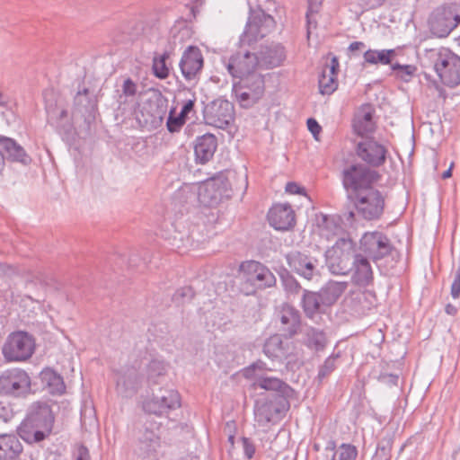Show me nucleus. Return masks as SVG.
Returning a JSON list of instances; mask_svg holds the SVG:
<instances>
[{
    "instance_id": "1",
    "label": "nucleus",
    "mask_w": 460,
    "mask_h": 460,
    "mask_svg": "<svg viewBox=\"0 0 460 460\" xmlns=\"http://www.w3.org/2000/svg\"><path fill=\"white\" fill-rule=\"evenodd\" d=\"M55 415L51 407L44 402H33L17 428L19 437L27 444H39L53 431Z\"/></svg>"
},
{
    "instance_id": "2",
    "label": "nucleus",
    "mask_w": 460,
    "mask_h": 460,
    "mask_svg": "<svg viewBox=\"0 0 460 460\" xmlns=\"http://www.w3.org/2000/svg\"><path fill=\"white\" fill-rule=\"evenodd\" d=\"M460 24V3L445 2L434 8L428 18V27L437 38H447Z\"/></svg>"
},
{
    "instance_id": "3",
    "label": "nucleus",
    "mask_w": 460,
    "mask_h": 460,
    "mask_svg": "<svg viewBox=\"0 0 460 460\" xmlns=\"http://www.w3.org/2000/svg\"><path fill=\"white\" fill-rule=\"evenodd\" d=\"M428 57L442 84L455 87L460 84V57L449 49L428 51Z\"/></svg>"
},
{
    "instance_id": "4",
    "label": "nucleus",
    "mask_w": 460,
    "mask_h": 460,
    "mask_svg": "<svg viewBox=\"0 0 460 460\" xmlns=\"http://www.w3.org/2000/svg\"><path fill=\"white\" fill-rule=\"evenodd\" d=\"M342 185L348 193V199L373 189L381 175L378 172L361 164H351L342 171Z\"/></svg>"
},
{
    "instance_id": "5",
    "label": "nucleus",
    "mask_w": 460,
    "mask_h": 460,
    "mask_svg": "<svg viewBox=\"0 0 460 460\" xmlns=\"http://www.w3.org/2000/svg\"><path fill=\"white\" fill-rule=\"evenodd\" d=\"M352 240L341 237L324 252L326 266L334 275H346L352 270L355 258Z\"/></svg>"
},
{
    "instance_id": "6",
    "label": "nucleus",
    "mask_w": 460,
    "mask_h": 460,
    "mask_svg": "<svg viewBox=\"0 0 460 460\" xmlns=\"http://www.w3.org/2000/svg\"><path fill=\"white\" fill-rule=\"evenodd\" d=\"M232 92L242 107L250 108L264 95V76L260 73L254 72L234 81Z\"/></svg>"
},
{
    "instance_id": "7",
    "label": "nucleus",
    "mask_w": 460,
    "mask_h": 460,
    "mask_svg": "<svg viewBox=\"0 0 460 460\" xmlns=\"http://www.w3.org/2000/svg\"><path fill=\"white\" fill-rule=\"evenodd\" d=\"M274 19L267 14L260 5H250V12L245 29L240 36V46H251L264 38L269 30L273 27Z\"/></svg>"
},
{
    "instance_id": "8",
    "label": "nucleus",
    "mask_w": 460,
    "mask_h": 460,
    "mask_svg": "<svg viewBox=\"0 0 460 460\" xmlns=\"http://www.w3.org/2000/svg\"><path fill=\"white\" fill-rule=\"evenodd\" d=\"M243 272V290L246 295H252L257 289H265L276 285V277L262 263L249 261L241 265Z\"/></svg>"
},
{
    "instance_id": "9",
    "label": "nucleus",
    "mask_w": 460,
    "mask_h": 460,
    "mask_svg": "<svg viewBox=\"0 0 460 460\" xmlns=\"http://www.w3.org/2000/svg\"><path fill=\"white\" fill-rule=\"evenodd\" d=\"M34 349L33 336L27 332L17 331L8 335L2 353L6 361H25L32 356Z\"/></svg>"
},
{
    "instance_id": "10",
    "label": "nucleus",
    "mask_w": 460,
    "mask_h": 460,
    "mask_svg": "<svg viewBox=\"0 0 460 460\" xmlns=\"http://www.w3.org/2000/svg\"><path fill=\"white\" fill-rule=\"evenodd\" d=\"M233 189L228 177L219 173L208 180L199 191V201L208 207H214L224 199L231 198Z\"/></svg>"
},
{
    "instance_id": "11",
    "label": "nucleus",
    "mask_w": 460,
    "mask_h": 460,
    "mask_svg": "<svg viewBox=\"0 0 460 460\" xmlns=\"http://www.w3.org/2000/svg\"><path fill=\"white\" fill-rule=\"evenodd\" d=\"M350 200L354 203L358 214L366 220L379 219L384 213L385 199L382 192L376 188L370 189L363 194H358Z\"/></svg>"
},
{
    "instance_id": "12",
    "label": "nucleus",
    "mask_w": 460,
    "mask_h": 460,
    "mask_svg": "<svg viewBox=\"0 0 460 460\" xmlns=\"http://www.w3.org/2000/svg\"><path fill=\"white\" fill-rule=\"evenodd\" d=\"M234 107L225 99H216L203 109V119L207 125L225 129L234 120Z\"/></svg>"
},
{
    "instance_id": "13",
    "label": "nucleus",
    "mask_w": 460,
    "mask_h": 460,
    "mask_svg": "<svg viewBox=\"0 0 460 460\" xmlns=\"http://www.w3.org/2000/svg\"><path fill=\"white\" fill-rule=\"evenodd\" d=\"M359 248L369 259L380 261L395 252L390 239L382 232H367L359 241Z\"/></svg>"
},
{
    "instance_id": "14",
    "label": "nucleus",
    "mask_w": 460,
    "mask_h": 460,
    "mask_svg": "<svg viewBox=\"0 0 460 460\" xmlns=\"http://www.w3.org/2000/svg\"><path fill=\"white\" fill-rule=\"evenodd\" d=\"M289 403L283 396H273L272 399L257 400L254 405V419L261 427L275 422L280 413L287 411Z\"/></svg>"
},
{
    "instance_id": "15",
    "label": "nucleus",
    "mask_w": 460,
    "mask_h": 460,
    "mask_svg": "<svg viewBox=\"0 0 460 460\" xmlns=\"http://www.w3.org/2000/svg\"><path fill=\"white\" fill-rule=\"evenodd\" d=\"M228 74L236 81L242 77L256 72L259 66V58L256 53L249 50H238L227 59H224Z\"/></svg>"
},
{
    "instance_id": "16",
    "label": "nucleus",
    "mask_w": 460,
    "mask_h": 460,
    "mask_svg": "<svg viewBox=\"0 0 460 460\" xmlns=\"http://www.w3.org/2000/svg\"><path fill=\"white\" fill-rule=\"evenodd\" d=\"M181 398L176 390L161 389L158 394H154L143 403V409L148 414L164 416L170 411L180 408Z\"/></svg>"
},
{
    "instance_id": "17",
    "label": "nucleus",
    "mask_w": 460,
    "mask_h": 460,
    "mask_svg": "<svg viewBox=\"0 0 460 460\" xmlns=\"http://www.w3.org/2000/svg\"><path fill=\"white\" fill-rule=\"evenodd\" d=\"M289 268L305 279L311 280L319 275L318 260L299 251H292L286 255Z\"/></svg>"
},
{
    "instance_id": "18",
    "label": "nucleus",
    "mask_w": 460,
    "mask_h": 460,
    "mask_svg": "<svg viewBox=\"0 0 460 460\" xmlns=\"http://www.w3.org/2000/svg\"><path fill=\"white\" fill-rule=\"evenodd\" d=\"M30 384L28 374L20 368L7 369L0 375V392L4 394H19Z\"/></svg>"
},
{
    "instance_id": "19",
    "label": "nucleus",
    "mask_w": 460,
    "mask_h": 460,
    "mask_svg": "<svg viewBox=\"0 0 460 460\" xmlns=\"http://www.w3.org/2000/svg\"><path fill=\"white\" fill-rule=\"evenodd\" d=\"M159 427L156 423L146 420L138 436L139 449L143 457L147 460H154L156 457L157 449L160 447Z\"/></svg>"
},
{
    "instance_id": "20",
    "label": "nucleus",
    "mask_w": 460,
    "mask_h": 460,
    "mask_svg": "<svg viewBox=\"0 0 460 460\" xmlns=\"http://www.w3.org/2000/svg\"><path fill=\"white\" fill-rule=\"evenodd\" d=\"M387 149L374 138H367L357 146V155L372 167H380L386 161Z\"/></svg>"
},
{
    "instance_id": "21",
    "label": "nucleus",
    "mask_w": 460,
    "mask_h": 460,
    "mask_svg": "<svg viewBox=\"0 0 460 460\" xmlns=\"http://www.w3.org/2000/svg\"><path fill=\"white\" fill-rule=\"evenodd\" d=\"M204 64L201 50L196 46H189L182 53L180 60V68L187 81L195 80L200 73Z\"/></svg>"
},
{
    "instance_id": "22",
    "label": "nucleus",
    "mask_w": 460,
    "mask_h": 460,
    "mask_svg": "<svg viewBox=\"0 0 460 460\" xmlns=\"http://www.w3.org/2000/svg\"><path fill=\"white\" fill-rule=\"evenodd\" d=\"M268 221L276 230H290L296 225L295 211L289 204L274 205L268 213Z\"/></svg>"
},
{
    "instance_id": "23",
    "label": "nucleus",
    "mask_w": 460,
    "mask_h": 460,
    "mask_svg": "<svg viewBox=\"0 0 460 460\" xmlns=\"http://www.w3.org/2000/svg\"><path fill=\"white\" fill-rule=\"evenodd\" d=\"M280 331L284 335L291 338L298 332L301 326V315L299 311L289 304H283L279 312Z\"/></svg>"
},
{
    "instance_id": "24",
    "label": "nucleus",
    "mask_w": 460,
    "mask_h": 460,
    "mask_svg": "<svg viewBox=\"0 0 460 460\" xmlns=\"http://www.w3.org/2000/svg\"><path fill=\"white\" fill-rule=\"evenodd\" d=\"M141 383V377L134 367L127 368L118 375L116 391L122 397H132L137 394Z\"/></svg>"
},
{
    "instance_id": "25",
    "label": "nucleus",
    "mask_w": 460,
    "mask_h": 460,
    "mask_svg": "<svg viewBox=\"0 0 460 460\" xmlns=\"http://www.w3.org/2000/svg\"><path fill=\"white\" fill-rule=\"evenodd\" d=\"M217 148V139L215 135L206 133L196 138L194 144L195 161L205 164L210 161Z\"/></svg>"
},
{
    "instance_id": "26",
    "label": "nucleus",
    "mask_w": 460,
    "mask_h": 460,
    "mask_svg": "<svg viewBox=\"0 0 460 460\" xmlns=\"http://www.w3.org/2000/svg\"><path fill=\"white\" fill-rule=\"evenodd\" d=\"M284 47L280 44H271L262 47L259 52V66L264 68H273L282 64L285 59Z\"/></svg>"
},
{
    "instance_id": "27",
    "label": "nucleus",
    "mask_w": 460,
    "mask_h": 460,
    "mask_svg": "<svg viewBox=\"0 0 460 460\" xmlns=\"http://www.w3.org/2000/svg\"><path fill=\"white\" fill-rule=\"evenodd\" d=\"M252 385L254 388L274 391L277 393L274 396H283L285 399L293 393V389L288 384L277 377L260 376L255 378Z\"/></svg>"
},
{
    "instance_id": "28",
    "label": "nucleus",
    "mask_w": 460,
    "mask_h": 460,
    "mask_svg": "<svg viewBox=\"0 0 460 460\" xmlns=\"http://www.w3.org/2000/svg\"><path fill=\"white\" fill-rule=\"evenodd\" d=\"M352 263L354 283L362 287L369 285L373 280V271L368 259L362 254H356Z\"/></svg>"
},
{
    "instance_id": "29",
    "label": "nucleus",
    "mask_w": 460,
    "mask_h": 460,
    "mask_svg": "<svg viewBox=\"0 0 460 460\" xmlns=\"http://www.w3.org/2000/svg\"><path fill=\"white\" fill-rule=\"evenodd\" d=\"M23 447L14 435L0 434V460H17Z\"/></svg>"
},
{
    "instance_id": "30",
    "label": "nucleus",
    "mask_w": 460,
    "mask_h": 460,
    "mask_svg": "<svg viewBox=\"0 0 460 460\" xmlns=\"http://www.w3.org/2000/svg\"><path fill=\"white\" fill-rule=\"evenodd\" d=\"M0 146L6 152L9 161L21 163L24 165L31 163V158L30 155L14 139L0 136Z\"/></svg>"
},
{
    "instance_id": "31",
    "label": "nucleus",
    "mask_w": 460,
    "mask_h": 460,
    "mask_svg": "<svg viewBox=\"0 0 460 460\" xmlns=\"http://www.w3.org/2000/svg\"><path fill=\"white\" fill-rule=\"evenodd\" d=\"M348 283L345 281L329 280L319 290L323 306L329 307L334 305L341 296L346 291Z\"/></svg>"
},
{
    "instance_id": "32",
    "label": "nucleus",
    "mask_w": 460,
    "mask_h": 460,
    "mask_svg": "<svg viewBox=\"0 0 460 460\" xmlns=\"http://www.w3.org/2000/svg\"><path fill=\"white\" fill-rule=\"evenodd\" d=\"M373 114L374 110L370 104L362 106L361 111L357 114L353 121V128L358 136H364L374 131Z\"/></svg>"
},
{
    "instance_id": "33",
    "label": "nucleus",
    "mask_w": 460,
    "mask_h": 460,
    "mask_svg": "<svg viewBox=\"0 0 460 460\" xmlns=\"http://www.w3.org/2000/svg\"><path fill=\"white\" fill-rule=\"evenodd\" d=\"M301 307L307 318L313 319L314 315L323 311V299L320 297V293L310 291L307 289L303 290L301 299Z\"/></svg>"
},
{
    "instance_id": "34",
    "label": "nucleus",
    "mask_w": 460,
    "mask_h": 460,
    "mask_svg": "<svg viewBox=\"0 0 460 460\" xmlns=\"http://www.w3.org/2000/svg\"><path fill=\"white\" fill-rule=\"evenodd\" d=\"M40 377L44 387L51 394H62L66 390L63 377L51 368L43 369Z\"/></svg>"
},
{
    "instance_id": "35",
    "label": "nucleus",
    "mask_w": 460,
    "mask_h": 460,
    "mask_svg": "<svg viewBox=\"0 0 460 460\" xmlns=\"http://www.w3.org/2000/svg\"><path fill=\"white\" fill-rule=\"evenodd\" d=\"M263 353L272 361H282L286 358V350L279 335L275 334L266 340Z\"/></svg>"
},
{
    "instance_id": "36",
    "label": "nucleus",
    "mask_w": 460,
    "mask_h": 460,
    "mask_svg": "<svg viewBox=\"0 0 460 460\" xmlns=\"http://www.w3.org/2000/svg\"><path fill=\"white\" fill-rule=\"evenodd\" d=\"M318 227L320 235L328 241L339 235L343 230L340 218L327 215L323 216Z\"/></svg>"
},
{
    "instance_id": "37",
    "label": "nucleus",
    "mask_w": 460,
    "mask_h": 460,
    "mask_svg": "<svg viewBox=\"0 0 460 460\" xmlns=\"http://www.w3.org/2000/svg\"><path fill=\"white\" fill-rule=\"evenodd\" d=\"M305 344L307 348L316 351L323 350L327 344V338L323 331L309 327L305 332Z\"/></svg>"
},
{
    "instance_id": "38",
    "label": "nucleus",
    "mask_w": 460,
    "mask_h": 460,
    "mask_svg": "<svg viewBox=\"0 0 460 460\" xmlns=\"http://www.w3.org/2000/svg\"><path fill=\"white\" fill-rule=\"evenodd\" d=\"M394 55V49H368L364 53V61L371 65H388L392 63V58Z\"/></svg>"
},
{
    "instance_id": "39",
    "label": "nucleus",
    "mask_w": 460,
    "mask_h": 460,
    "mask_svg": "<svg viewBox=\"0 0 460 460\" xmlns=\"http://www.w3.org/2000/svg\"><path fill=\"white\" fill-rule=\"evenodd\" d=\"M74 103L78 111L91 113L96 107V99L94 96H90L87 88H84L75 96Z\"/></svg>"
},
{
    "instance_id": "40",
    "label": "nucleus",
    "mask_w": 460,
    "mask_h": 460,
    "mask_svg": "<svg viewBox=\"0 0 460 460\" xmlns=\"http://www.w3.org/2000/svg\"><path fill=\"white\" fill-rule=\"evenodd\" d=\"M166 373V365L164 360L152 359L146 366V377L151 385H156L158 378Z\"/></svg>"
},
{
    "instance_id": "41",
    "label": "nucleus",
    "mask_w": 460,
    "mask_h": 460,
    "mask_svg": "<svg viewBox=\"0 0 460 460\" xmlns=\"http://www.w3.org/2000/svg\"><path fill=\"white\" fill-rule=\"evenodd\" d=\"M337 75L329 74L323 68L318 80L319 91L322 94H332L338 87Z\"/></svg>"
},
{
    "instance_id": "42",
    "label": "nucleus",
    "mask_w": 460,
    "mask_h": 460,
    "mask_svg": "<svg viewBox=\"0 0 460 460\" xmlns=\"http://www.w3.org/2000/svg\"><path fill=\"white\" fill-rule=\"evenodd\" d=\"M168 58L169 53L165 51L164 54L153 58V73L159 79H165L169 75V68L166 66V59Z\"/></svg>"
},
{
    "instance_id": "43",
    "label": "nucleus",
    "mask_w": 460,
    "mask_h": 460,
    "mask_svg": "<svg viewBox=\"0 0 460 460\" xmlns=\"http://www.w3.org/2000/svg\"><path fill=\"white\" fill-rule=\"evenodd\" d=\"M340 358V354H332L328 357L324 362L319 367L317 380L321 383L330 376L336 368V361Z\"/></svg>"
},
{
    "instance_id": "44",
    "label": "nucleus",
    "mask_w": 460,
    "mask_h": 460,
    "mask_svg": "<svg viewBox=\"0 0 460 460\" xmlns=\"http://www.w3.org/2000/svg\"><path fill=\"white\" fill-rule=\"evenodd\" d=\"M281 282L288 298L297 296L302 290L300 283L292 275L281 276Z\"/></svg>"
},
{
    "instance_id": "45",
    "label": "nucleus",
    "mask_w": 460,
    "mask_h": 460,
    "mask_svg": "<svg viewBox=\"0 0 460 460\" xmlns=\"http://www.w3.org/2000/svg\"><path fill=\"white\" fill-rule=\"evenodd\" d=\"M391 68L396 77L404 82H409L417 71V67L413 65H400L398 63L391 64Z\"/></svg>"
},
{
    "instance_id": "46",
    "label": "nucleus",
    "mask_w": 460,
    "mask_h": 460,
    "mask_svg": "<svg viewBox=\"0 0 460 460\" xmlns=\"http://www.w3.org/2000/svg\"><path fill=\"white\" fill-rule=\"evenodd\" d=\"M358 456V450L355 446L350 444H341L338 451L333 456V460H355Z\"/></svg>"
},
{
    "instance_id": "47",
    "label": "nucleus",
    "mask_w": 460,
    "mask_h": 460,
    "mask_svg": "<svg viewBox=\"0 0 460 460\" xmlns=\"http://www.w3.org/2000/svg\"><path fill=\"white\" fill-rule=\"evenodd\" d=\"M392 451V440H383L377 445L374 460H390Z\"/></svg>"
},
{
    "instance_id": "48",
    "label": "nucleus",
    "mask_w": 460,
    "mask_h": 460,
    "mask_svg": "<svg viewBox=\"0 0 460 460\" xmlns=\"http://www.w3.org/2000/svg\"><path fill=\"white\" fill-rule=\"evenodd\" d=\"M174 112L175 109L170 111L166 122L167 129L171 133L178 132L186 121L179 114L175 116Z\"/></svg>"
},
{
    "instance_id": "49",
    "label": "nucleus",
    "mask_w": 460,
    "mask_h": 460,
    "mask_svg": "<svg viewBox=\"0 0 460 460\" xmlns=\"http://www.w3.org/2000/svg\"><path fill=\"white\" fill-rule=\"evenodd\" d=\"M194 296V291L191 287H182L175 291L172 296L173 302L184 304L187 301H190Z\"/></svg>"
},
{
    "instance_id": "50",
    "label": "nucleus",
    "mask_w": 460,
    "mask_h": 460,
    "mask_svg": "<svg viewBox=\"0 0 460 460\" xmlns=\"http://www.w3.org/2000/svg\"><path fill=\"white\" fill-rule=\"evenodd\" d=\"M322 2H309L308 9L305 14L307 23V38L310 37L311 25L316 26V21L312 20V15L318 13Z\"/></svg>"
},
{
    "instance_id": "51",
    "label": "nucleus",
    "mask_w": 460,
    "mask_h": 460,
    "mask_svg": "<svg viewBox=\"0 0 460 460\" xmlns=\"http://www.w3.org/2000/svg\"><path fill=\"white\" fill-rule=\"evenodd\" d=\"M137 86L133 82L131 78H127L124 80L122 84V94L119 95V102H122L121 99L124 96L125 98L128 97H134L137 93Z\"/></svg>"
},
{
    "instance_id": "52",
    "label": "nucleus",
    "mask_w": 460,
    "mask_h": 460,
    "mask_svg": "<svg viewBox=\"0 0 460 460\" xmlns=\"http://www.w3.org/2000/svg\"><path fill=\"white\" fill-rule=\"evenodd\" d=\"M265 369H266V363L263 362L262 360H257L256 362L252 363V365H250L249 367H247L244 369L243 376L249 379H252V378L255 379L257 376H255L254 371L255 370L262 371Z\"/></svg>"
},
{
    "instance_id": "53",
    "label": "nucleus",
    "mask_w": 460,
    "mask_h": 460,
    "mask_svg": "<svg viewBox=\"0 0 460 460\" xmlns=\"http://www.w3.org/2000/svg\"><path fill=\"white\" fill-rule=\"evenodd\" d=\"M450 294L454 299L460 296V267L455 273V278L451 285Z\"/></svg>"
},
{
    "instance_id": "54",
    "label": "nucleus",
    "mask_w": 460,
    "mask_h": 460,
    "mask_svg": "<svg viewBox=\"0 0 460 460\" xmlns=\"http://www.w3.org/2000/svg\"><path fill=\"white\" fill-rule=\"evenodd\" d=\"M398 379H399V376L397 375L387 374V373L381 374L377 377V380L380 383L385 384L388 386H396L397 383H398Z\"/></svg>"
},
{
    "instance_id": "55",
    "label": "nucleus",
    "mask_w": 460,
    "mask_h": 460,
    "mask_svg": "<svg viewBox=\"0 0 460 460\" xmlns=\"http://www.w3.org/2000/svg\"><path fill=\"white\" fill-rule=\"evenodd\" d=\"M242 443L245 456L248 459L252 458L255 453V446L252 441L250 438L243 437L242 438Z\"/></svg>"
},
{
    "instance_id": "56",
    "label": "nucleus",
    "mask_w": 460,
    "mask_h": 460,
    "mask_svg": "<svg viewBox=\"0 0 460 460\" xmlns=\"http://www.w3.org/2000/svg\"><path fill=\"white\" fill-rule=\"evenodd\" d=\"M75 460H90L88 448L84 445H79L75 453Z\"/></svg>"
},
{
    "instance_id": "57",
    "label": "nucleus",
    "mask_w": 460,
    "mask_h": 460,
    "mask_svg": "<svg viewBox=\"0 0 460 460\" xmlns=\"http://www.w3.org/2000/svg\"><path fill=\"white\" fill-rule=\"evenodd\" d=\"M306 124H307V128H308L309 131L313 134L314 138L317 139V136L319 135V133L322 129L319 123L314 119L310 118L307 119Z\"/></svg>"
},
{
    "instance_id": "58",
    "label": "nucleus",
    "mask_w": 460,
    "mask_h": 460,
    "mask_svg": "<svg viewBox=\"0 0 460 460\" xmlns=\"http://www.w3.org/2000/svg\"><path fill=\"white\" fill-rule=\"evenodd\" d=\"M286 191L290 194H302L305 195V188L299 186L296 182H288L286 185Z\"/></svg>"
},
{
    "instance_id": "59",
    "label": "nucleus",
    "mask_w": 460,
    "mask_h": 460,
    "mask_svg": "<svg viewBox=\"0 0 460 460\" xmlns=\"http://www.w3.org/2000/svg\"><path fill=\"white\" fill-rule=\"evenodd\" d=\"M194 104H195V99L193 100H188L187 102H185V103L183 104L182 108H181V112L179 113V115L184 119L186 120V118L188 116V114L193 110L194 108Z\"/></svg>"
},
{
    "instance_id": "60",
    "label": "nucleus",
    "mask_w": 460,
    "mask_h": 460,
    "mask_svg": "<svg viewBox=\"0 0 460 460\" xmlns=\"http://www.w3.org/2000/svg\"><path fill=\"white\" fill-rule=\"evenodd\" d=\"M186 9L189 11V14L186 17L187 21H191L192 19H195L197 16V13L199 12V9L198 5L191 4H185Z\"/></svg>"
},
{
    "instance_id": "61",
    "label": "nucleus",
    "mask_w": 460,
    "mask_h": 460,
    "mask_svg": "<svg viewBox=\"0 0 460 460\" xmlns=\"http://www.w3.org/2000/svg\"><path fill=\"white\" fill-rule=\"evenodd\" d=\"M325 68H326V71L328 70L327 73L337 75V72L339 70V60H338V58L336 56L332 55V58H331L330 66H327Z\"/></svg>"
},
{
    "instance_id": "62",
    "label": "nucleus",
    "mask_w": 460,
    "mask_h": 460,
    "mask_svg": "<svg viewBox=\"0 0 460 460\" xmlns=\"http://www.w3.org/2000/svg\"><path fill=\"white\" fill-rule=\"evenodd\" d=\"M365 47V44L362 41H353L349 44V49L350 51L358 50Z\"/></svg>"
},
{
    "instance_id": "63",
    "label": "nucleus",
    "mask_w": 460,
    "mask_h": 460,
    "mask_svg": "<svg viewBox=\"0 0 460 460\" xmlns=\"http://www.w3.org/2000/svg\"><path fill=\"white\" fill-rule=\"evenodd\" d=\"M445 311L449 315H456L457 313V308H456V306H455L451 304H447L446 305Z\"/></svg>"
},
{
    "instance_id": "64",
    "label": "nucleus",
    "mask_w": 460,
    "mask_h": 460,
    "mask_svg": "<svg viewBox=\"0 0 460 460\" xmlns=\"http://www.w3.org/2000/svg\"><path fill=\"white\" fill-rule=\"evenodd\" d=\"M10 271H13L12 266L0 263V276L3 274H8Z\"/></svg>"
}]
</instances>
